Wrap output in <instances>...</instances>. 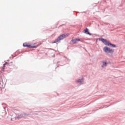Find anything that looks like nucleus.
Instances as JSON below:
<instances>
[{
    "mask_svg": "<svg viewBox=\"0 0 125 125\" xmlns=\"http://www.w3.org/2000/svg\"><path fill=\"white\" fill-rule=\"evenodd\" d=\"M100 41L102 42H103L105 45H107V46H111V47H116V45L110 43L109 41L106 39L101 38L100 39Z\"/></svg>",
    "mask_w": 125,
    "mask_h": 125,
    "instance_id": "1",
    "label": "nucleus"
},
{
    "mask_svg": "<svg viewBox=\"0 0 125 125\" xmlns=\"http://www.w3.org/2000/svg\"><path fill=\"white\" fill-rule=\"evenodd\" d=\"M68 36H69V34H62L59 36L55 41L52 42V43H57V42H59L60 41L65 39V38H66V37H68Z\"/></svg>",
    "mask_w": 125,
    "mask_h": 125,
    "instance_id": "2",
    "label": "nucleus"
},
{
    "mask_svg": "<svg viewBox=\"0 0 125 125\" xmlns=\"http://www.w3.org/2000/svg\"><path fill=\"white\" fill-rule=\"evenodd\" d=\"M36 44H37V43H35L33 45H31L28 43H23V46L24 47H30L31 48H37V47H38V46H39V45H36Z\"/></svg>",
    "mask_w": 125,
    "mask_h": 125,
    "instance_id": "3",
    "label": "nucleus"
},
{
    "mask_svg": "<svg viewBox=\"0 0 125 125\" xmlns=\"http://www.w3.org/2000/svg\"><path fill=\"white\" fill-rule=\"evenodd\" d=\"M103 50L104 51H105L106 53H110V54H113V53H114V50L107 46L104 47Z\"/></svg>",
    "mask_w": 125,
    "mask_h": 125,
    "instance_id": "4",
    "label": "nucleus"
},
{
    "mask_svg": "<svg viewBox=\"0 0 125 125\" xmlns=\"http://www.w3.org/2000/svg\"><path fill=\"white\" fill-rule=\"evenodd\" d=\"M80 41H81V40H80V39H75L71 40V42H73V43H77L78 42H80Z\"/></svg>",
    "mask_w": 125,
    "mask_h": 125,
    "instance_id": "5",
    "label": "nucleus"
},
{
    "mask_svg": "<svg viewBox=\"0 0 125 125\" xmlns=\"http://www.w3.org/2000/svg\"><path fill=\"white\" fill-rule=\"evenodd\" d=\"M84 33L85 34H87V35H91L90 33H89V32H88V29L86 28L84 30Z\"/></svg>",
    "mask_w": 125,
    "mask_h": 125,
    "instance_id": "6",
    "label": "nucleus"
},
{
    "mask_svg": "<svg viewBox=\"0 0 125 125\" xmlns=\"http://www.w3.org/2000/svg\"><path fill=\"white\" fill-rule=\"evenodd\" d=\"M8 64L7 62H6L5 63L3 64V67L2 68V71H3L4 70V67H5V65Z\"/></svg>",
    "mask_w": 125,
    "mask_h": 125,
    "instance_id": "7",
    "label": "nucleus"
},
{
    "mask_svg": "<svg viewBox=\"0 0 125 125\" xmlns=\"http://www.w3.org/2000/svg\"><path fill=\"white\" fill-rule=\"evenodd\" d=\"M107 65V63H106V62H103V65H102V67H105Z\"/></svg>",
    "mask_w": 125,
    "mask_h": 125,
    "instance_id": "8",
    "label": "nucleus"
},
{
    "mask_svg": "<svg viewBox=\"0 0 125 125\" xmlns=\"http://www.w3.org/2000/svg\"><path fill=\"white\" fill-rule=\"evenodd\" d=\"M83 82V80L81 79H79L77 81V83H82Z\"/></svg>",
    "mask_w": 125,
    "mask_h": 125,
    "instance_id": "9",
    "label": "nucleus"
},
{
    "mask_svg": "<svg viewBox=\"0 0 125 125\" xmlns=\"http://www.w3.org/2000/svg\"><path fill=\"white\" fill-rule=\"evenodd\" d=\"M2 90V88H1V87H0V91H1Z\"/></svg>",
    "mask_w": 125,
    "mask_h": 125,
    "instance_id": "10",
    "label": "nucleus"
}]
</instances>
